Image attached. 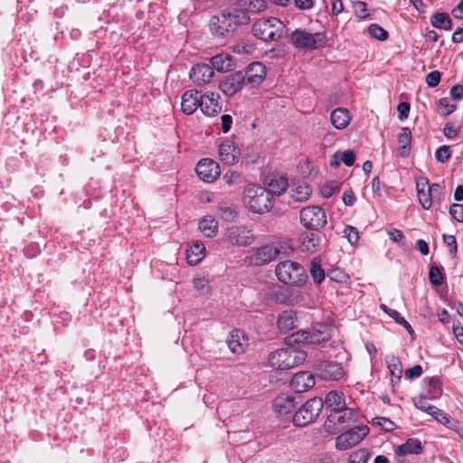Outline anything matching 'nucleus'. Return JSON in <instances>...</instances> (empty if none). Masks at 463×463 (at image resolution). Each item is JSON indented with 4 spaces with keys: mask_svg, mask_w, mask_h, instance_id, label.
<instances>
[{
    "mask_svg": "<svg viewBox=\"0 0 463 463\" xmlns=\"http://www.w3.org/2000/svg\"><path fill=\"white\" fill-rule=\"evenodd\" d=\"M241 332L236 330L229 335L227 339V345L230 350L234 354L243 353L245 346L247 345V340L241 336Z\"/></svg>",
    "mask_w": 463,
    "mask_h": 463,
    "instance_id": "72a5a7b5",
    "label": "nucleus"
},
{
    "mask_svg": "<svg viewBox=\"0 0 463 463\" xmlns=\"http://www.w3.org/2000/svg\"><path fill=\"white\" fill-rule=\"evenodd\" d=\"M205 247L203 243L195 241L187 250L186 259L187 262L191 265L198 264L204 256Z\"/></svg>",
    "mask_w": 463,
    "mask_h": 463,
    "instance_id": "473e14b6",
    "label": "nucleus"
},
{
    "mask_svg": "<svg viewBox=\"0 0 463 463\" xmlns=\"http://www.w3.org/2000/svg\"><path fill=\"white\" fill-rule=\"evenodd\" d=\"M224 240L232 246L246 247L254 242L255 236L245 225H231L225 231Z\"/></svg>",
    "mask_w": 463,
    "mask_h": 463,
    "instance_id": "6e6552de",
    "label": "nucleus"
},
{
    "mask_svg": "<svg viewBox=\"0 0 463 463\" xmlns=\"http://www.w3.org/2000/svg\"><path fill=\"white\" fill-rule=\"evenodd\" d=\"M449 214L457 222H463V205L459 203L451 204Z\"/></svg>",
    "mask_w": 463,
    "mask_h": 463,
    "instance_id": "6e6d98bb",
    "label": "nucleus"
},
{
    "mask_svg": "<svg viewBox=\"0 0 463 463\" xmlns=\"http://www.w3.org/2000/svg\"><path fill=\"white\" fill-rule=\"evenodd\" d=\"M415 406L428 414L431 415L435 411L436 407L428 403L426 397L420 396L414 400Z\"/></svg>",
    "mask_w": 463,
    "mask_h": 463,
    "instance_id": "09e8293b",
    "label": "nucleus"
},
{
    "mask_svg": "<svg viewBox=\"0 0 463 463\" xmlns=\"http://www.w3.org/2000/svg\"><path fill=\"white\" fill-rule=\"evenodd\" d=\"M371 454L367 449H359L349 456V463H367Z\"/></svg>",
    "mask_w": 463,
    "mask_h": 463,
    "instance_id": "79ce46f5",
    "label": "nucleus"
},
{
    "mask_svg": "<svg viewBox=\"0 0 463 463\" xmlns=\"http://www.w3.org/2000/svg\"><path fill=\"white\" fill-rule=\"evenodd\" d=\"M295 407V398L288 394H280L272 402L273 411L278 416H285L291 413Z\"/></svg>",
    "mask_w": 463,
    "mask_h": 463,
    "instance_id": "6ab92c4d",
    "label": "nucleus"
},
{
    "mask_svg": "<svg viewBox=\"0 0 463 463\" xmlns=\"http://www.w3.org/2000/svg\"><path fill=\"white\" fill-rule=\"evenodd\" d=\"M203 95L196 90L185 91L182 96V110L187 115L193 114L199 107Z\"/></svg>",
    "mask_w": 463,
    "mask_h": 463,
    "instance_id": "412c9836",
    "label": "nucleus"
},
{
    "mask_svg": "<svg viewBox=\"0 0 463 463\" xmlns=\"http://www.w3.org/2000/svg\"><path fill=\"white\" fill-rule=\"evenodd\" d=\"M311 194L312 189L307 183L299 184L291 190V197L296 202L307 201L310 197Z\"/></svg>",
    "mask_w": 463,
    "mask_h": 463,
    "instance_id": "c9c22d12",
    "label": "nucleus"
},
{
    "mask_svg": "<svg viewBox=\"0 0 463 463\" xmlns=\"http://www.w3.org/2000/svg\"><path fill=\"white\" fill-rule=\"evenodd\" d=\"M430 23L432 26L442 30H450L452 27V21L449 15L446 13H435L432 14Z\"/></svg>",
    "mask_w": 463,
    "mask_h": 463,
    "instance_id": "e433bc0d",
    "label": "nucleus"
},
{
    "mask_svg": "<svg viewBox=\"0 0 463 463\" xmlns=\"http://www.w3.org/2000/svg\"><path fill=\"white\" fill-rule=\"evenodd\" d=\"M335 159H339L346 166H351L354 163L355 156L354 151L351 149L345 151H337L335 153Z\"/></svg>",
    "mask_w": 463,
    "mask_h": 463,
    "instance_id": "37998d69",
    "label": "nucleus"
},
{
    "mask_svg": "<svg viewBox=\"0 0 463 463\" xmlns=\"http://www.w3.org/2000/svg\"><path fill=\"white\" fill-rule=\"evenodd\" d=\"M428 188L435 203H439L442 200V188L440 184H432L430 186H428Z\"/></svg>",
    "mask_w": 463,
    "mask_h": 463,
    "instance_id": "052dcab7",
    "label": "nucleus"
},
{
    "mask_svg": "<svg viewBox=\"0 0 463 463\" xmlns=\"http://www.w3.org/2000/svg\"><path fill=\"white\" fill-rule=\"evenodd\" d=\"M422 373L421 366L419 364H416L412 366L411 368H409L405 371V376L407 378L412 379L416 377H420Z\"/></svg>",
    "mask_w": 463,
    "mask_h": 463,
    "instance_id": "e2e57ef3",
    "label": "nucleus"
},
{
    "mask_svg": "<svg viewBox=\"0 0 463 463\" xmlns=\"http://www.w3.org/2000/svg\"><path fill=\"white\" fill-rule=\"evenodd\" d=\"M195 170L199 178L206 183L213 182L220 175L218 164L210 158L200 160Z\"/></svg>",
    "mask_w": 463,
    "mask_h": 463,
    "instance_id": "f8f14e48",
    "label": "nucleus"
},
{
    "mask_svg": "<svg viewBox=\"0 0 463 463\" xmlns=\"http://www.w3.org/2000/svg\"><path fill=\"white\" fill-rule=\"evenodd\" d=\"M429 279L434 286H440L444 281V274L437 266H431L429 271Z\"/></svg>",
    "mask_w": 463,
    "mask_h": 463,
    "instance_id": "c03bdc74",
    "label": "nucleus"
},
{
    "mask_svg": "<svg viewBox=\"0 0 463 463\" xmlns=\"http://www.w3.org/2000/svg\"><path fill=\"white\" fill-rule=\"evenodd\" d=\"M241 156V150L229 139L223 141L219 147L220 159L228 165L236 164Z\"/></svg>",
    "mask_w": 463,
    "mask_h": 463,
    "instance_id": "dca6fc26",
    "label": "nucleus"
},
{
    "mask_svg": "<svg viewBox=\"0 0 463 463\" xmlns=\"http://www.w3.org/2000/svg\"><path fill=\"white\" fill-rule=\"evenodd\" d=\"M247 84L257 86L260 84L266 77V67L263 63L255 61L249 64L242 71Z\"/></svg>",
    "mask_w": 463,
    "mask_h": 463,
    "instance_id": "4468645a",
    "label": "nucleus"
},
{
    "mask_svg": "<svg viewBox=\"0 0 463 463\" xmlns=\"http://www.w3.org/2000/svg\"><path fill=\"white\" fill-rule=\"evenodd\" d=\"M292 44L302 50H315L325 44V36L321 33H311L305 30H295L290 35Z\"/></svg>",
    "mask_w": 463,
    "mask_h": 463,
    "instance_id": "0eeeda50",
    "label": "nucleus"
},
{
    "mask_svg": "<svg viewBox=\"0 0 463 463\" xmlns=\"http://www.w3.org/2000/svg\"><path fill=\"white\" fill-rule=\"evenodd\" d=\"M236 4L249 16L250 14H257L266 8L264 0H237Z\"/></svg>",
    "mask_w": 463,
    "mask_h": 463,
    "instance_id": "cd10ccee",
    "label": "nucleus"
},
{
    "mask_svg": "<svg viewBox=\"0 0 463 463\" xmlns=\"http://www.w3.org/2000/svg\"><path fill=\"white\" fill-rule=\"evenodd\" d=\"M322 399L313 398L306 402L294 414L293 422L297 426H307L313 422L323 408Z\"/></svg>",
    "mask_w": 463,
    "mask_h": 463,
    "instance_id": "423d86ee",
    "label": "nucleus"
},
{
    "mask_svg": "<svg viewBox=\"0 0 463 463\" xmlns=\"http://www.w3.org/2000/svg\"><path fill=\"white\" fill-rule=\"evenodd\" d=\"M309 332L310 345H318L326 342L331 337L329 328L326 326H321L320 328H314L312 331Z\"/></svg>",
    "mask_w": 463,
    "mask_h": 463,
    "instance_id": "f704fd0d",
    "label": "nucleus"
},
{
    "mask_svg": "<svg viewBox=\"0 0 463 463\" xmlns=\"http://www.w3.org/2000/svg\"><path fill=\"white\" fill-rule=\"evenodd\" d=\"M440 77H441V74L439 71H433L430 73L427 74L426 76V83L430 86V87H436L439 85V81H440Z\"/></svg>",
    "mask_w": 463,
    "mask_h": 463,
    "instance_id": "bf43d9fd",
    "label": "nucleus"
},
{
    "mask_svg": "<svg viewBox=\"0 0 463 463\" xmlns=\"http://www.w3.org/2000/svg\"><path fill=\"white\" fill-rule=\"evenodd\" d=\"M354 12L357 17L363 19L367 17L366 4L363 1H357L353 4Z\"/></svg>",
    "mask_w": 463,
    "mask_h": 463,
    "instance_id": "13d9d810",
    "label": "nucleus"
},
{
    "mask_svg": "<svg viewBox=\"0 0 463 463\" xmlns=\"http://www.w3.org/2000/svg\"><path fill=\"white\" fill-rule=\"evenodd\" d=\"M373 425L381 426L385 431H392L394 429V423L384 417H375L372 420Z\"/></svg>",
    "mask_w": 463,
    "mask_h": 463,
    "instance_id": "3c124183",
    "label": "nucleus"
},
{
    "mask_svg": "<svg viewBox=\"0 0 463 463\" xmlns=\"http://www.w3.org/2000/svg\"><path fill=\"white\" fill-rule=\"evenodd\" d=\"M339 415L335 416V420L337 423H345L354 421L358 417V413L355 410L345 407L342 412H337Z\"/></svg>",
    "mask_w": 463,
    "mask_h": 463,
    "instance_id": "a19ab883",
    "label": "nucleus"
},
{
    "mask_svg": "<svg viewBox=\"0 0 463 463\" xmlns=\"http://www.w3.org/2000/svg\"><path fill=\"white\" fill-rule=\"evenodd\" d=\"M450 95L453 99H460L463 98V86L456 84L450 89Z\"/></svg>",
    "mask_w": 463,
    "mask_h": 463,
    "instance_id": "774afa93",
    "label": "nucleus"
},
{
    "mask_svg": "<svg viewBox=\"0 0 463 463\" xmlns=\"http://www.w3.org/2000/svg\"><path fill=\"white\" fill-rule=\"evenodd\" d=\"M266 184L269 187L267 191L270 192L273 197L286 191L288 185V179L282 175H272L267 178Z\"/></svg>",
    "mask_w": 463,
    "mask_h": 463,
    "instance_id": "a878e982",
    "label": "nucleus"
},
{
    "mask_svg": "<svg viewBox=\"0 0 463 463\" xmlns=\"http://www.w3.org/2000/svg\"><path fill=\"white\" fill-rule=\"evenodd\" d=\"M351 120L350 112L345 108H337L334 109L330 115L331 124L336 129L345 128Z\"/></svg>",
    "mask_w": 463,
    "mask_h": 463,
    "instance_id": "b1692460",
    "label": "nucleus"
},
{
    "mask_svg": "<svg viewBox=\"0 0 463 463\" xmlns=\"http://www.w3.org/2000/svg\"><path fill=\"white\" fill-rule=\"evenodd\" d=\"M211 66L213 70L218 71H229L232 69V60L229 54L220 53L211 58Z\"/></svg>",
    "mask_w": 463,
    "mask_h": 463,
    "instance_id": "c756f323",
    "label": "nucleus"
},
{
    "mask_svg": "<svg viewBox=\"0 0 463 463\" xmlns=\"http://www.w3.org/2000/svg\"><path fill=\"white\" fill-rule=\"evenodd\" d=\"M368 32L372 37L380 41H384L388 37V32L376 24H371L368 28Z\"/></svg>",
    "mask_w": 463,
    "mask_h": 463,
    "instance_id": "a18cd8bd",
    "label": "nucleus"
},
{
    "mask_svg": "<svg viewBox=\"0 0 463 463\" xmlns=\"http://www.w3.org/2000/svg\"><path fill=\"white\" fill-rule=\"evenodd\" d=\"M325 404L335 412H342L346 407L345 394L342 392L331 391L325 398Z\"/></svg>",
    "mask_w": 463,
    "mask_h": 463,
    "instance_id": "5701e85b",
    "label": "nucleus"
},
{
    "mask_svg": "<svg viewBox=\"0 0 463 463\" xmlns=\"http://www.w3.org/2000/svg\"><path fill=\"white\" fill-rule=\"evenodd\" d=\"M307 358L306 352L293 347L280 348L269 354V364L277 370H288L302 364Z\"/></svg>",
    "mask_w": 463,
    "mask_h": 463,
    "instance_id": "f03ea898",
    "label": "nucleus"
},
{
    "mask_svg": "<svg viewBox=\"0 0 463 463\" xmlns=\"http://www.w3.org/2000/svg\"><path fill=\"white\" fill-rule=\"evenodd\" d=\"M422 451L421 442L418 439H409L404 444L395 449L397 456H405L408 454H420Z\"/></svg>",
    "mask_w": 463,
    "mask_h": 463,
    "instance_id": "bb28decb",
    "label": "nucleus"
},
{
    "mask_svg": "<svg viewBox=\"0 0 463 463\" xmlns=\"http://www.w3.org/2000/svg\"><path fill=\"white\" fill-rule=\"evenodd\" d=\"M220 96L215 92H207L203 95L200 109L207 117H214L222 111V105L219 102Z\"/></svg>",
    "mask_w": 463,
    "mask_h": 463,
    "instance_id": "2eb2a0df",
    "label": "nucleus"
},
{
    "mask_svg": "<svg viewBox=\"0 0 463 463\" xmlns=\"http://www.w3.org/2000/svg\"><path fill=\"white\" fill-rule=\"evenodd\" d=\"M356 198L352 190L345 191L343 194V202L347 206H352L355 203Z\"/></svg>",
    "mask_w": 463,
    "mask_h": 463,
    "instance_id": "0e129e2a",
    "label": "nucleus"
},
{
    "mask_svg": "<svg viewBox=\"0 0 463 463\" xmlns=\"http://www.w3.org/2000/svg\"><path fill=\"white\" fill-rule=\"evenodd\" d=\"M245 84L246 80L242 71H239L227 75L224 80L221 81L219 87L226 96L231 97L242 90Z\"/></svg>",
    "mask_w": 463,
    "mask_h": 463,
    "instance_id": "9b49d317",
    "label": "nucleus"
},
{
    "mask_svg": "<svg viewBox=\"0 0 463 463\" xmlns=\"http://www.w3.org/2000/svg\"><path fill=\"white\" fill-rule=\"evenodd\" d=\"M443 241L449 247V254L456 257L458 252V244L454 235H443Z\"/></svg>",
    "mask_w": 463,
    "mask_h": 463,
    "instance_id": "603ef678",
    "label": "nucleus"
},
{
    "mask_svg": "<svg viewBox=\"0 0 463 463\" xmlns=\"http://www.w3.org/2000/svg\"><path fill=\"white\" fill-rule=\"evenodd\" d=\"M314 385V375L307 371L297 373L290 382V386L296 392H307Z\"/></svg>",
    "mask_w": 463,
    "mask_h": 463,
    "instance_id": "aec40b11",
    "label": "nucleus"
},
{
    "mask_svg": "<svg viewBox=\"0 0 463 463\" xmlns=\"http://www.w3.org/2000/svg\"><path fill=\"white\" fill-rule=\"evenodd\" d=\"M299 218L301 223L307 229L318 230L326 223L325 211L317 205H310L300 211Z\"/></svg>",
    "mask_w": 463,
    "mask_h": 463,
    "instance_id": "1a4fd4ad",
    "label": "nucleus"
},
{
    "mask_svg": "<svg viewBox=\"0 0 463 463\" xmlns=\"http://www.w3.org/2000/svg\"><path fill=\"white\" fill-rule=\"evenodd\" d=\"M386 363L391 375L400 380L402 373V366L400 359L394 355H390L386 357Z\"/></svg>",
    "mask_w": 463,
    "mask_h": 463,
    "instance_id": "ea45409f",
    "label": "nucleus"
},
{
    "mask_svg": "<svg viewBox=\"0 0 463 463\" xmlns=\"http://www.w3.org/2000/svg\"><path fill=\"white\" fill-rule=\"evenodd\" d=\"M309 331H298L291 335L290 339L298 344H309Z\"/></svg>",
    "mask_w": 463,
    "mask_h": 463,
    "instance_id": "5fc2aeb1",
    "label": "nucleus"
},
{
    "mask_svg": "<svg viewBox=\"0 0 463 463\" xmlns=\"http://www.w3.org/2000/svg\"><path fill=\"white\" fill-rule=\"evenodd\" d=\"M451 156V150L449 146H440L435 153V157L439 162L445 163Z\"/></svg>",
    "mask_w": 463,
    "mask_h": 463,
    "instance_id": "864d4df0",
    "label": "nucleus"
},
{
    "mask_svg": "<svg viewBox=\"0 0 463 463\" xmlns=\"http://www.w3.org/2000/svg\"><path fill=\"white\" fill-rule=\"evenodd\" d=\"M253 34L263 41H277L286 32L284 24L276 17L260 19L252 26Z\"/></svg>",
    "mask_w": 463,
    "mask_h": 463,
    "instance_id": "39448f33",
    "label": "nucleus"
},
{
    "mask_svg": "<svg viewBox=\"0 0 463 463\" xmlns=\"http://www.w3.org/2000/svg\"><path fill=\"white\" fill-rule=\"evenodd\" d=\"M221 121H222V130L224 132V133H227L230 131L231 128H232V118L230 115H222L221 117Z\"/></svg>",
    "mask_w": 463,
    "mask_h": 463,
    "instance_id": "338daca9",
    "label": "nucleus"
},
{
    "mask_svg": "<svg viewBox=\"0 0 463 463\" xmlns=\"http://www.w3.org/2000/svg\"><path fill=\"white\" fill-rule=\"evenodd\" d=\"M368 433L369 428L367 426H356L336 438L335 448L339 450H346L359 444Z\"/></svg>",
    "mask_w": 463,
    "mask_h": 463,
    "instance_id": "9d476101",
    "label": "nucleus"
},
{
    "mask_svg": "<svg viewBox=\"0 0 463 463\" xmlns=\"http://www.w3.org/2000/svg\"><path fill=\"white\" fill-rule=\"evenodd\" d=\"M309 272L316 284H320L325 279V271L321 268L320 260L317 258L310 261Z\"/></svg>",
    "mask_w": 463,
    "mask_h": 463,
    "instance_id": "58836bf2",
    "label": "nucleus"
},
{
    "mask_svg": "<svg viewBox=\"0 0 463 463\" xmlns=\"http://www.w3.org/2000/svg\"><path fill=\"white\" fill-rule=\"evenodd\" d=\"M291 250L284 243L273 242L255 248L250 251V262L256 266L268 264L280 255L288 256Z\"/></svg>",
    "mask_w": 463,
    "mask_h": 463,
    "instance_id": "20e7f679",
    "label": "nucleus"
},
{
    "mask_svg": "<svg viewBox=\"0 0 463 463\" xmlns=\"http://www.w3.org/2000/svg\"><path fill=\"white\" fill-rule=\"evenodd\" d=\"M340 189V186L339 184L336 183V182H330V183H326L322 187H321V194L323 197L325 198H329L331 197L335 193H336L337 191H339Z\"/></svg>",
    "mask_w": 463,
    "mask_h": 463,
    "instance_id": "8fccbe9b",
    "label": "nucleus"
},
{
    "mask_svg": "<svg viewBox=\"0 0 463 463\" xmlns=\"http://www.w3.org/2000/svg\"><path fill=\"white\" fill-rule=\"evenodd\" d=\"M320 238L316 233L303 234L300 240V249L303 252L313 253L318 250Z\"/></svg>",
    "mask_w": 463,
    "mask_h": 463,
    "instance_id": "7c9ffc66",
    "label": "nucleus"
},
{
    "mask_svg": "<svg viewBox=\"0 0 463 463\" xmlns=\"http://www.w3.org/2000/svg\"><path fill=\"white\" fill-rule=\"evenodd\" d=\"M198 228L205 237L213 238L218 232V222L213 216L207 215L200 220Z\"/></svg>",
    "mask_w": 463,
    "mask_h": 463,
    "instance_id": "c85d7f7f",
    "label": "nucleus"
},
{
    "mask_svg": "<svg viewBox=\"0 0 463 463\" xmlns=\"http://www.w3.org/2000/svg\"><path fill=\"white\" fill-rule=\"evenodd\" d=\"M210 30L213 34L219 37H223L226 33L232 32L227 18L223 15L222 12L211 18Z\"/></svg>",
    "mask_w": 463,
    "mask_h": 463,
    "instance_id": "4be33fe9",
    "label": "nucleus"
},
{
    "mask_svg": "<svg viewBox=\"0 0 463 463\" xmlns=\"http://www.w3.org/2000/svg\"><path fill=\"white\" fill-rule=\"evenodd\" d=\"M438 109L440 114L448 116L455 111L456 105L450 104L449 99L442 98L438 101Z\"/></svg>",
    "mask_w": 463,
    "mask_h": 463,
    "instance_id": "49530a36",
    "label": "nucleus"
},
{
    "mask_svg": "<svg viewBox=\"0 0 463 463\" xmlns=\"http://www.w3.org/2000/svg\"><path fill=\"white\" fill-rule=\"evenodd\" d=\"M327 277L334 281L342 282L345 279V275L338 269H331L327 272Z\"/></svg>",
    "mask_w": 463,
    "mask_h": 463,
    "instance_id": "69168bd1",
    "label": "nucleus"
},
{
    "mask_svg": "<svg viewBox=\"0 0 463 463\" xmlns=\"http://www.w3.org/2000/svg\"><path fill=\"white\" fill-rule=\"evenodd\" d=\"M345 236L351 244H355L359 239V233L356 228L346 226L344 230Z\"/></svg>",
    "mask_w": 463,
    "mask_h": 463,
    "instance_id": "4d7b16f0",
    "label": "nucleus"
},
{
    "mask_svg": "<svg viewBox=\"0 0 463 463\" xmlns=\"http://www.w3.org/2000/svg\"><path fill=\"white\" fill-rule=\"evenodd\" d=\"M417 194L420 205L426 210H429L432 206L433 203H435L434 199H432L429 188L426 191L420 192Z\"/></svg>",
    "mask_w": 463,
    "mask_h": 463,
    "instance_id": "de8ad7c7",
    "label": "nucleus"
},
{
    "mask_svg": "<svg viewBox=\"0 0 463 463\" xmlns=\"http://www.w3.org/2000/svg\"><path fill=\"white\" fill-rule=\"evenodd\" d=\"M411 106L408 102H401L398 107V118L400 120H404L408 118Z\"/></svg>",
    "mask_w": 463,
    "mask_h": 463,
    "instance_id": "680f3d73",
    "label": "nucleus"
},
{
    "mask_svg": "<svg viewBox=\"0 0 463 463\" xmlns=\"http://www.w3.org/2000/svg\"><path fill=\"white\" fill-rule=\"evenodd\" d=\"M218 212L222 220L226 222H232L238 216L236 207L232 203L222 202L218 204Z\"/></svg>",
    "mask_w": 463,
    "mask_h": 463,
    "instance_id": "4c0bfd02",
    "label": "nucleus"
},
{
    "mask_svg": "<svg viewBox=\"0 0 463 463\" xmlns=\"http://www.w3.org/2000/svg\"><path fill=\"white\" fill-rule=\"evenodd\" d=\"M277 325L280 332L288 333L297 326V315L292 310L283 311L278 317Z\"/></svg>",
    "mask_w": 463,
    "mask_h": 463,
    "instance_id": "393cba45",
    "label": "nucleus"
},
{
    "mask_svg": "<svg viewBox=\"0 0 463 463\" xmlns=\"http://www.w3.org/2000/svg\"><path fill=\"white\" fill-rule=\"evenodd\" d=\"M411 132L409 128H402L398 136L399 154L402 157L408 156L411 150Z\"/></svg>",
    "mask_w": 463,
    "mask_h": 463,
    "instance_id": "2f4dec72",
    "label": "nucleus"
},
{
    "mask_svg": "<svg viewBox=\"0 0 463 463\" xmlns=\"http://www.w3.org/2000/svg\"><path fill=\"white\" fill-rule=\"evenodd\" d=\"M223 15L227 18L232 32L235 31L240 25L247 24L250 22V16L240 9L238 5H235L222 12Z\"/></svg>",
    "mask_w": 463,
    "mask_h": 463,
    "instance_id": "a211bd4d",
    "label": "nucleus"
},
{
    "mask_svg": "<svg viewBox=\"0 0 463 463\" xmlns=\"http://www.w3.org/2000/svg\"><path fill=\"white\" fill-rule=\"evenodd\" d=\"M275 273L278 279L286 285L302 287L307 280L305 268L300 263L288 260L279 261Z\"/></svg>",
    "mask_w": 463,
    "mask_h": 463,
    "instance_id": "f257e3e1",
    "label": "nucleus"
},
{
    "mask_svg": "<svg viewBox=\"0 0 463 463\" xmlns=\"http://www.w3.org/2000/svg\"><path fill=\"white\" fill-rule=\"evenodd\" d=\"M273 196L261 186H249L244 194V202L249 209L255 213H265L273 206Z\"/></svg>",
    "mask_w": 463,
    "mask_h": 463,
    "instance_id": "7ed1b4c3",
    "label": "nucleus"
},
{
    "mask_svg": "<svg viewBox=\"0 0 463 463\" xmlns=\"http://www.w3.org/2000/svg\"><path fill=\"white\" fill-rule=\"evenodd\" d=\"M214 74L213 67L206 63H199L194 65L189 76L191 80L197 85L209 83Z\"/></svg>",
    "mask_w": 463,
    "mask_h": 463,
    "instance_id": "f3484780",
    "label": "nucleus"
},
{
    "mask_svg": "<svg viewBox=\"0 0 463 463\" xmlns=\"http://www.w3.org/2000/svg\"><path fill=\"white\" fill-rule=\"evenodd\" d=\"M319 375L326 381H338L345 376L341 364L332 361H324L318 364Z\"/></svg>",
    "mask_w": 463,
    "mask_h": 463,
    "instance_id": "ddd939ff",
    "label": "nucleus"
}]
</instances>
